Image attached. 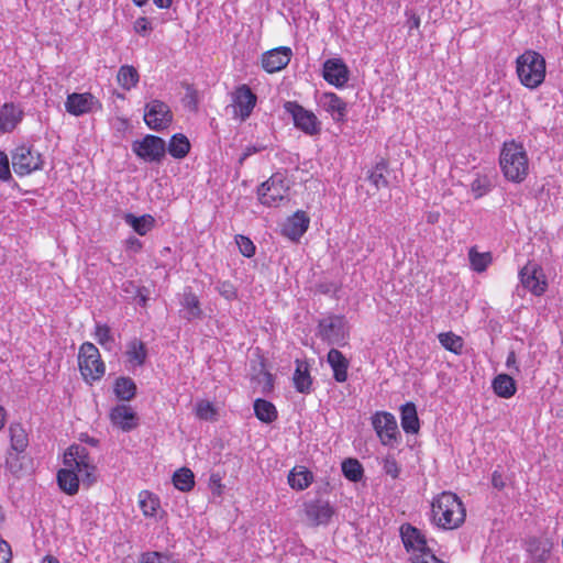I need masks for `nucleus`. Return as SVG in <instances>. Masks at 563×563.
I'll use <instances>...</instances> for the list:
<instances>
[{"mask_svg": "<svg viewBox=\"0 0 563 563\" xmlns=\"http://www.w3.org/2000/svg\"><path fill=\"white\" fill-rule=\"evenodd\" d=\"M499 166L505 178L511 183H522L529 174V158L525 146L515 140L503 144Z\"/></svg>", "mask_w": 563, "mask_h": 563, "instance_id": "nucleus-1", "label": "nucleus"}, {"mask_svg": "<svg viewBox=\"0 0 563 563\" xmlns=\"http://www.w3.org/2000/svg\"><path fill=\"white\" fill-rule=\"evenodd\" d=\"M432 516L437 526L456 529L464 522L466 511L455 494L443 492L432 501Z\"/></svg>", "mask_w": 563, "mask_h": 563, "instance_id": "nucleus-2", "label": "nucleus"}, {"mask_svg": "<svg viewBox=\"0 0 563 563\" xmlns=\"http://www.w3.org/2000/svg\"><path fill=\"white\" fill-rule=\"evenodd\" d=\"M517 74L527 88L539 87L545 77V60L534 51H526L517 58Z\"/></svg>", "mask_w": 563, "mask_h": 563, "instance_id": "nucleus-3", "label": "nucleus"}, {"mask_svg": "<svg viewBox=\"0 0 563 563\" xmlns=\"http://www.w3.org/2000/svg\"><path fill=\"white\" fill-rule=\"evenodd\" d=\"M64 464L65 466L76 468L84 484L90 486L96 483L97 467L89 451L84 445H70L64 454Z\"/></svg>", "mask_w": 563, "mask_h": 563, "instance_id": "nucleus-4", "label": "nucleus"}, {"mask_svg": "<svg viewBox=\"0 0 563 563\" xmlns=\"http://www.w3.org/2000/svg\"><path fill=\"white\" fill-rule=\"evenodd\" d=\"M78 365L84 379L88 383L99 380L104 375V364L99 350L90 342L81 344L78 353Z\"/></svg>", "mask_w": 563, "mask_h": 563, "instance_id": "nucleus-5", "label": "nucleus"}, {"mask_svg": "<svg viewBox=\"0 0 563 563\" xmlns=\"http://www.w3.org/2000/svg\"><path fill=\"white\" fill-rule=\"evenodd\" d=\"M319 338L331 345L343 346L349 338L347 321L344 316L330 314L318 323Z\"/></svg>", "mask_w": 563, "mask_h": 563, "instance_id": "nucleus-6", "label": "nucleus"}, {"mask_svg": "<svg viewBox=\"0 0 563 563\" xmlns=\"http://www.w3.org/2000/svg\"><path fill=\"white\" fill-rule=\"evenodd\" d=\"M12 167L16 175L25 176L43 168L41 153L31 146L20 145L11 153Z\"/></svg>", "mask_w": 563, "mask_h": 563, "instance_id": "nucleus-7", "label": "nucleus"}, {"mask_svg": "<svg viewBox=\"0 0 563 563\" xmlns=\"http://www.w3.org/2000/svg\"><path fill=\"white\" fill-rule=\"evenodd\" d=\"M284 109L291 115L294 125L305 134L313 136L321 132V122L312 111L296 101H286Z\"/></svg>", "mask_w": 563, "mask_h": 563, "instance_id": "nucleus-8", "label": "nucleus"}, {"mask_svg": "<svg viewBox=\"0 0 563 563\" xmlns=\"http://www.w3.org/2000/svg\"><path fill=\"white\" fill-rule=\"evenodd\" d=\"M288 190L289 186L284 174L276 173L260 186L257 194L261 203L272 207L284 200Z\"/></svg>", "mask_w": 563, "mask_h": 563, "instance_id": "nucleus-9", "label": "nucleus"}, {"mask_svg": "<svg viewBox=\"0 0 563 563\" xmlns=\"http://www.w3.org/2000/svg\"><path fill=\"white\" fill-rule=\"evenodd\" d=\"M132 151L147 163H161L166 154V143L159 136L147 134L132 143Z\"/></svg>", "mask_w": 563, "mask_h": 563, "instance_id": "nucleus-10", "label": "nucleus"}, {"mask_svg": "<svg viewBox=\"0 0 563 563\" xmlns=\"http://www.w3.org/2000/svg\"><path fill=\"white\" fill-rule=\"evenodd\" d=\"M144 121L151 130L162 131L170 125L173 113L165 102L155 99L146 103Z\"/></svg>", "mask_w": 563, "mask_h": 563, "instance_id": "nucleus-11", "label": "nucleus"}, {"mask_svg": "<svg viewBox=\"0 0 563 563\" xmlns=\"http://www.w3.org/2000/svg\"><path fill=\"white\" fill-rule=\"evenodd\" d=\"M519 277L522 286L536 296L544 294L548 283L541 266L537 263L529 262L520 272Z\"/></svg>", "mask_w": 563, "mask_h": 563, "instance_id": "nucleus-12", "label": "nucleus"}, {"mask_svg": "<svg viewBox=\"0 0 563 563\" xmlns=\"http://www.w3.org/2000/svg\"><path fill=\"white\" fill-rule=\"evenodd\" d=\"M372 424L384 445L391 444L399 433L395 417L386 411L376 412L372 418Z\"/></svg>", "mask_w": 563, "mask_h": 563, "instance_id": "nucleus-13", "label": "nucleus"}, {"mask_svg": "<svg viewBox=\"0 0 563 563\" xmlns=\"http://www.w3.org/2000/svg\"><path fill=\"white\" fill-rule=\"evenodd\" d=\"M322 76L328 84L341 88L349 81L350 70L341 58H329L323 63Z\"/></svg>", "mask_w": 563, "mask_h": 563, "instance_id": "nucleus-14", "label": "nucleus"}, {"mask_svg": "<svg viewBox=\"0 0 563 563\" xmlns=\"http://www.w3.org/2000/svg\"><path fill=\"white\" fill-rule=\"evenodd\" d=\"M292 52L287 46H279L262 54L261 64L263 69L268 73H277L284 69L290 62Z\"/></svg>", "mask_w": 563, "mask_h": 563, "instance_id": "nucleus-15", "label": "nucleus"}, {"mask_svg": "<svg viewBox=\"0 0 563 563\" xmlns=\"http://www.w3.org/2000/svg\"><path fill=\"white\" fill-rule=\"evenodd\" d=\"M303 510L312 526L328 525L334 514L330 503L321 498L305 503Z\"/></svg>", "mask_w": 563, "mask_h": 563, "instance_id": "nucleus-16", "label": "nucleus"}, {"mask_svg": "<svg viewBox=\"0 0 563 563\" xmlns=\"http://www.w3.org/2000/svg\"><path fill=\"white\" fill-rule=\"evenodd\" d=\"M525 549L531 561L536 563H545L550 559L553 542L545 536H531L525 540Z\"/></svg>", "mask_w": 563, "mask_h": 563, "instance_id": "nucleus-17", "label": "nucleus"}, {"mask_svg": "<svg viewBox=\"0 0 563 563\" xmlns=\"http://www.w3.org/2000/svg\"><path fill=\"white\" fill-rule=\"evenodd\" d=\"M319 106L328 112L334 122L343 123L346 121L347 104L334 92H323L318 101Z\"/></svg>", "mask_w": 563, "mask_h": 563, "instance_id": "nucleus-18", "label": "nucleus"}, {"mask_svg": "<svg viewBox=\"0 0 563 563\" xmlns=\"http://www.w3.org/2000/svg\"><path fill=\"white\" fill-rule=\"evenodd\" d=\"M257 101L256 95L246 85L239 86L233 93V102L242 120L247 119Z\"/></svg>", "mask_w": 563, "mask_h": 563, "instance_id": "nucleus-19", "label": "nucleus"}, {"mask_svg": "<svg viewBox=\"0 0 563 563\" xmlns=\"http://www.w3.org/2000/svg\"><path fill=\"white\" fill-rule=\"evenodd\" d=\"M310 218L305 211H296L289 217L282 228L283 235L292 241H298L308 230Z\"/></svg>", "mask_w": 563, "mask_h": 563, "instance_id": "nucleus-20", "label": "nucleus"}, {"mask_svg": "<svg viewBox=\"0 0 563 563\" xmlns=\"http://www.w3.org/2000/svg\"><path fill=\"white\" fill-rule=\"evenodd\" d=\"M98 101L91 93H70L65 102L66 111L73 115L79 117L81 114L92 111Z\"/></svg>", "mask_w": 563, "mask_h": 563, "instance_id": "nucleus-21", "label": "nucleus"}, {"mask_svg": "<svg viewBox=\"0 0 563 563\" xmlns=\"http://www.w3.org/2000/svg\"><path fill=\"white\" fill-rule=\"evenodd\" d=\"M400 536L407 551L422 553V551L429 550L424 536L410 523L400 527Z\"/></svg>", "mask_w": 563, "mask_h": 563, "instance_id": "nucleus-22", "label": "nucleus"}, {"mask_svg": "<svg viewBox=\"0 0 563 563\" xmlns=\"http://www.w3.org/2000/svg\"><path fill=\"white\" fill-rule=\"evenodd\" d=\"M181 317L187 321H194L202 319L203 311L201 308L198 296L191 290L190 287H186L180 299Z\"/></svg>", "mask_w": 563, "mask_h": 563, "instance_id": "nucleus-23", "label": "nucleus"}, {"mask_svg": "<svg viewBox=\"0 0 563 563\" xmlns=\"http://www.w3.org/2000/svg\"><path fill=\"white\" fill-rule=\"evenodd\" d=\"M111 422L122 429L130 431L137 426L136 413L130 406L118 405L110 412Z\"/></svg>", "mask_w": 563, "mask_h": 563, "instance_id": "nucleus-24", "label": "nucleus"}, {"mask_svg": "<svg viewBox=\"0 0 563 563\" xmlns=\"http://www.w3.org/2000/svg\"><path fill=\"white\" fill-rule=\"evenodd\" d=\"M23 118V111L13 103H4L0 108V133H8L15 129Z\"/></svg>", "mask_w": 563, "mask_h": 563, "instance_id": "nucleus-25", "label": "nucleus"}, {"mask_svg": "<svg viewBox=\"0 0 563 563\" xmlns=\"http://www.w3.org/2000/svg\"><path fill=\"white\" fill-rule=\"evenodd\" d=\"M327 361L333 371V378L338 383H344L347 379L349 361L336 349H331L328 352Z\"/></svg>", "mask_w": 563, "mask_h": 563, "instance_id": "nucleus-26", "label": "nucleus"}, {"mask_svg": "<svg viewBox=\"0 0 563 563\" xmlns=\"http://www.w3.org/2000/svg\"><path fill=\"white\" fill-rule=\"evenodd\" d=\"M80 479V474L74 467L66 466L57 473V484L68 495H75L78 492Z\"/></svg>", "mask_w": 563, "mask_h": 563, "instance_id": "nucleus-27", "label": "nucleus"}, {"mask_svg": "<svg viewBox=\"0 0 563 563\" xmlns=\"http://www.w3.org/2000/svg\"><path fill=\"white\" fill-rule=\"evenodd\" d=\"M292 380L298 393L309 394L311 391L312 378L306 362L299 360L296 361V369Z\"/></svg>", "mask_w": 563, "mask_h": 563, "instance_id": "nucleus-28", "label": "nucleus"}, {"mask_svg": "<svg viewBox=\"0 0 563 563\" xmlns=\"http://www.w3.org/2000/svg\"><path fill=\"white\" fill-rule=\"evenodd\" d=\"M401 427L406 433H417L419 431V418L413 402H406L400 408Z\"/></svg>", "mask_w": 563, "mask_h": 563, "instance_id": "nucleus-29", "label": "nucleus"}, {"mask_svg": "<svg viewBox=\"0 0 563 563\" xmlns=\"http://www.w3.org/2000/svg\"><path fill=\"white\" fill-rule=\"evenodd\" d=\"M492 388L501 398H510L517 390L515 379L508 374H498L492 382Z\"/></svg>", "mask_w": 563, "mask_h": 563, "instance_id": "nucleus-30", "label": "nucleus"}, {"mask_svg": "<svg viewBox=\"0 0 563 563\" xmlns=\"http://www.w3.org/2000/svg\"><path fill=\"white\" fill-rule=\"evenodd\" d=\"M123 220L140 235H145L155 224V219L151 214L136 217L129 212L123 216Z\"/></svg>", "mask_w": 563, "mask_h": 563, "instance_id": "nucleus-31", "label": "nucleus"}, {"mask_svg": "<svg viewBox=\"0 0 563 563\" xmlns=\"http://www.w3.org/2000/svg\"><path fill=\"white\" fill-rule=\"evenodd\" d=\"M11 450L16 454L23 453L29 446V437L21 423H11L9 427Z\"/></svg>", "mask_w": 563, "mask_h": 563, "instance_id": "nucleus-32", "label": "nucleus"}, {"mask_svg": "<svg viewBox=\"0 0 563 563\" xmlns=\"http://www.w3.org/2000/svg\"><path fill=\"white\" fill-rule=\"evenodd\" d=\"M253 407L255 417L264 423H272L278 417L277 409L274 404L266 399L257 398L254 401Z\"/></svg>", "mask_w": 563, "mask_h": 563, "instance_id": "nucleus-33", "label": "nucleus"}, {"mask_svg": "<svg viewBox=\"0 0 563 563\" xmlns=\"http://www.w3.org/2000/svg\"><path fill=\"white\" fill-rule=\"evenodd\" d=\"M166 151H168L174 158L181 159L189 153L190 142L188 137L181 133L174 134Z\"/></svg>", "mask_w": 563, "mask_h": 563, "instance_id": "nucleus-34", "label": "nucleus"}, {"mask_svg": "<svg viewBox=\"0 0 563 563\" xmlns=\"http://www.w3.org/2000/svg\"><path fill=\"white\" fill-rule=\"evenodd\" d=\"M126 356L130 363L137 366L143 365L147 356L145 344L137 339H133L126 345Z\"/></svg>", "mask_w": 563, "mask_h": 563, "instance_id": "nucleus-35", "label": "nucleus"}, {"mask_svg": "<svg viewBox=\"0 0 563 563\" xmlns=\"http://www.w3.org/2000/svg\"><path fill=\"white\" fill-rule=\"evenodd\" d=\"M387 170H388V164L385 159H380L374 168L368 173V180L369 183L376 188H385L388 186L387 180Z\"/></svg>", "mask_w": 563, "mask_h": 563, "instance_id": "nucleus-36", "label": "nucleus"}, {"mask_svg": "<svg viewBox=\"0 0 563 563\" xmlns=\"http://www.w3.org/2000/svg\"><path fill=\"white\" fill-rule=\"evenodd\" d=\"M173 484L181 492H189L195 485V475L191 470L181 467L174 473Z\"/></svg>", "mask_w": 563, "mask_h": 563, "instance_id": "nucleus-37", "label": "nucleus"}, {"mask_svg": "<svg viewBox=\"0 0 563 563\" xmlns=\"http://www.w3.org/2000/svg\"><path fill=\"white\" fill-rule=\"evenodd\" d=\"M136 385L130 377H120L115 380L114 393L121 400H131L135 396Z\"/></svg>", "mask_w": 563, "mask_h": 563, "instance_id": "nucleus-38", "label": "nucleus"}, {"mask_svg": "<svg viewBox=\"0 0 563 563\" xmlns=\"http://www.w3.org/2000/svg\"><path fill=\"white\" fill-rule=\"evenodd\" d=\"M117 79L123 89L130 90L139 82V73L133 66H121Z\"/></svg>", "mask_w": 563, "mask_h": 563, "instance_id": "nucleus-39", "label": "nucleus"}, {"mask_svg": "<svg viewBox=\"0 0 563 563\" xmlns=\"http://www.w3.org/2000/svg\"><path fill=\"white\" fill-rule=\"evenodd\" d=\"M312 481V474L302 467L301 470L297 471L294 468L289 475H288V483L291 488L302 490L307 488Z\"/></svg>", "mask_w": 563, "mask_h": 563, "instance_id": "nucleus-40", "label": "nucleus"}, {"mask_svg": "<svg viewBox=\"0 0 563 563\" xmlns=\"http://www.w3.org/2000/svg\"><path fill=\"white\" fill-rule=\"evenodd\" d=\"M342 473L351 482H360L363 477L364 470L356 459H346L342 462Z\"/></svg>", "mask_w": 563, "mask_h": 563, "instance_id": "nucleus-41", "label": "nucleus"}, {"mask_svg": "<svg viewBox=\"0 0 563 563\" xmlns=\"http://www.w3.org/2000/svg\"><path fill=\"white\" fill-rule=\"evenodd\" d=\"M438 339H439V342L441 343V345L454 353V354H461L462 353V350H463V339L456 334H454L453 332H444V333H440L438 335Z\"/></svg>", "mask_w": 563, "mask_h": 563, "instance_id": "nucleus-42", "label": "nucleus"}, {"mask_svg": "<svg viewBox=\"0 0 563 563\" xmlns=\"http://www.w3.org/2000/svg\"><path fill=\"white\" fill-rule=\"evenodd\" d=\"M468 257L472 268L478 273L484 272L492 261L489 253H478L474 247L470 250Z\"/></svg>", "mask_w": 563, "mask_h": 563, "instance_id": "nucleus-43", "label": "nucleus"}, {"mask_svg": "<svg viewBox=\"0 0 563 563\" xmlns=\"http://www.w3.org/2000/svg\"><path fill=\"white\" fill-rule=\"evenodd\" d=\"M145 498L140 499V508L142 512L146 517H152L156 514L157 508L159 507V501L156 497L152 496L147 492H144ZM143 496V493L141 494Z\"/></svg>", "mask_w": 563, "mask_h": 563, "instance_id": "nucleus-44", "label": "nucleus"}, {"mask_svg": "<svg viewBox=\"0 0 563 563\" xmlns=\"http://www.w3.org/2000/svg\"><path fill=\"white\" fill-rule=\"evenodd\" d=\"M95 335L100 345L108 350H111L114 340L113 336L111 335L110 328L107 324H97Z\"/></svg>", "mask_w": 563, "mask_h": 563, "instance_id": "nucleus-45", "label": "nucleus"}, {"mask_svg": "<svg viewBox=\"0 0 563 563\" xmlns=\"http://www.w3.org/2000/svg\"><path fill=\"white\" fill-rule=\"evenodd\" d=\"M196 415L201 420H213L217 411L211 402L201 400L196 406Z\"/></svg>", "mask_w": 563, "mask_h": 563, "instance_id": "nucleus-46", "label": "nucleus"}, {"mask_svg": "<svg viewBox=\"0 0 563 563\" xmlns=\"http://www.w3.org/2000/svg\"><path fill=\"white\" fill-rule=\"evenodd\" d=\"M181 85L186 89L184 97L185 106L191 111H196L198 109V91L191 84L183 82Z\"/></svg>", "mask_w": 563, "mask_h": 563, "instance_id": "nucleus-47", "label": "nucleus"}, {"mask_svg": "<svg viewBox=\"0 0 563 563\" xmlns=\"http://www.w3.org/2000/svg\"><path fill=\"white\" fill-rule=\"evenodd\" d=\"M235 242L243 256L249 258L254 256L256 247L250 238L239 234L235 236Z\"/></svg>", "mask_w": 563, "mask_h": 563, "instance_id": "nucleus-48", "label": "nucleus"}, {"mask_svg": "<svg viewBox=\"0 0 563 563\" xmlns=\"http://www.w3.org/2000/svg\"><path fill=\"white\" fill-rule=\"evenodd\" d=\"M217 290L224 299L229 301H232L238 297V290L235 286L229 280L218 283Z\"/></svg>", "mask_w": 563, "mask_h": 563, "instance_id": "nucleus-49", "label": "nucleus"}, {"mask_svg": "<svg viewBox=\"0 0 563 563\" xmlns=\"http://www.w3.org/2000/svg\"><path fill=\"white\" fill-rule=\"evenodd\" d=\"M168 561V554L157 551H147L140 556V563H167Z\"/></svg>", "mask_w": 563, "mask_h": 563, "instance_id": "nucleus-50", "label": "nucleus"}, {"mask_svg": "<svg viewBox=\"0 0 563 563\" xmlns=\"http://www.w3.org/2000/svg\"><path fill=\"white\" fill-rule=\"evenodd\" d=\"M471 189L475 198H481L489 191V181L487 178L477 177L472 181Z\"/></svg>", "mask_w": 563, "mask_h": 563, "instance_id": "nucleus-51", "label": "nucleus"}, {"mask_svg": "<svg viewBox=\"0 0 563 563\" xmlns=\"http://www.w3.org/2000/svg\"><path fill=\"white\" fill-rule=\"evenodd\" d=\"M411 563H444L442 560L438 559L432 551L426 550L422 553H415L411 558Z\"/></svg>", "mask_w": 563, "mask_h": 563, "instance_id": "nucleus-52", "label": "nucleus"}, {"mask_svg": "<svg viewBox=\"0 0 563 563\" xmlns=\"http://www.w3.org/2000/svg\"><path fill=\"white\" fill-rule=\"evenodd\" d=\"M12 179V175L10 172V164L8 155L0 151V180L1 181H9Z\"/></svg>", "mask_w": 563, "mask_h": 563, "instance_id": "nucleus-53", "label": "nucleus"}, {"mask_svg": "<svg viewBox=\"0 0 563 563\" xmlns=\"http://www.w3.org/2000/svg\"><path fill=\"white\" fill-rule=\"evenodd\" d=\"M383 468H384V472L394 479L399 476L400 467H399L397 461L391 456H387L384 460Z\"/></svg>", "mask_w": 563, "mask_h": 563, "instance_id": "nucleus-54", "label": "nucleus"}, {"mask_svg": "<svg viewBox=\"0 0 563 563\" xmlns=\"http://www.w3.org/2000/svg\"><path fill=\"white\" fill-rule=\"evenodd\" d=\"M12 551L10 544L0 537V563H10Z\"/></svg>", "mask_w": 563, "mask_h": 563, "instance_id": "nucleus-55", "label": "nucleus"}, {"mask_svg": "<svg viewBox=\"0 0 563 563\" xmlns=\"http://www.w3.org/2000/svg\"><path fill=\"white\" fill-rule=\"evenodd\" d=\"M405 14L407 16V26L409 33H411L412 30H419L421 23L420 16L412 10H406Z\"/></svg>", "mask_w": 563, "mask_h": 563, "instance_id": "nucleus-56", "label": "nucleus"}, {"mask_svg": "<svg viewBox=\"0 0 563 563\" xmlns=\"http://www.w3.org/2000/svg\"><path fill=\"white\" fill-rule=\"evenodd\" d=\"M135 299L140 306L145 307L150 299V289L146 287H139Z\"/></svg>", "mask_w": 563, "mask_h": 563, "instance_id": "nucleus-57", "label": "nucleus"}, {"mask_svg": "<svg viewBox=\"0 0 563 563\" xmlns=\"http://www.w3.org/2000/svg\"><path fill=\"white\" fill-rule=\"evenodd\" d=\"M151 29V24L146 18H139L134 23V30L136 33L144 34Z\"/></svg>", "mask_w": 563, "mask_h": 563, "instance_id": "nucleus-58", "label": "nucleus"}, {"mask_svg": "<svg viewBox=\"0 0 563 563\" xmlns=\"http://www.w3.org/2000/svg\"><path fill=\"white\" fill-rule=\"evenodd\" d=\"M492 485L494 488L500 490L505 487L503 474L499 471H494L492 474Z\"/></svg>", "mask_w": 563, "mask_h": 563, "instance_id": "nucleus-59", "label": "nucleus"}, {"mask_svg": "<svg viewBox=\"0 0 563 563\" xmlns=\"http://www.w3.org/2000/svg\"><path fill=\"white\" fill-rule=\"evenodd\" d=\"M142 242L135 238V236H130L128 240H126V247L128 250H131L133 252H140L142 250Z\"/></svg>", "mask_w": 563, "mask_h": 563, "instance_id": "nucleus-60", "label": "nucleus"}, {"mask_svg": "<svg viewBox=\"0 0 563 563\" xmlns=\"http://www.w3.org/2000/svg\"><path fill=\"white\" fill-rule=\"evenodd\" d=\"M261 150H262V147L246 146L244 152L242 153L241 157L239 158V164L242 165L247 157L260 152Z\"/></svg>", "mask_w": 563, "mask_h": 563, "instance_id": "nucleus-61", "label": "nucleus"}, {"mask_svg": "<svg viewBox=\"0 0 563 563\" xmlns=\"http://www.w3.org/2000/svg\"><path fill=\"white\" fill-rule=\"evenodd\" d=\"M506 366L508 368H515V371L517 373H519V367L517 366V358H516V353L515 351H510L507 355V360H506Z\"/></svg>", "mask_w": 563, "mask_h": 563, "instance_id": "nucleus-62", "label": "nucleus"}, {"mask_svg": "<svg viewBox=\"0 0 563 563\" xmlns=\"http://www.w3.org/2000/svg\"><path fill=\"white\" fill-rule=\"evenodd\" d=\"M7 465H8L9 470H10L12 473H16V472L20 470V466H18V465L13 462V455H12V453H9V456L7 457Z\"/></svg>", "mask_w": 563, "mask_h": 563, "instance_id": "nucleus-63", "label": "nucleus"}, {"mask_svg": "<svg viewBox=\"0 0 563 563\" xmlns=\"http://www.w3.org/2000/svg\"><path fill=\"white\" fill-rule=\"evenodd\" d=\"M154 3L161 9H167L172 5V0H154Z\"/></svg>", "mask_w": 563, "mask_h": 563, "instance_id": "nucleus-64", "label": "nucleus"}]
</instances>
